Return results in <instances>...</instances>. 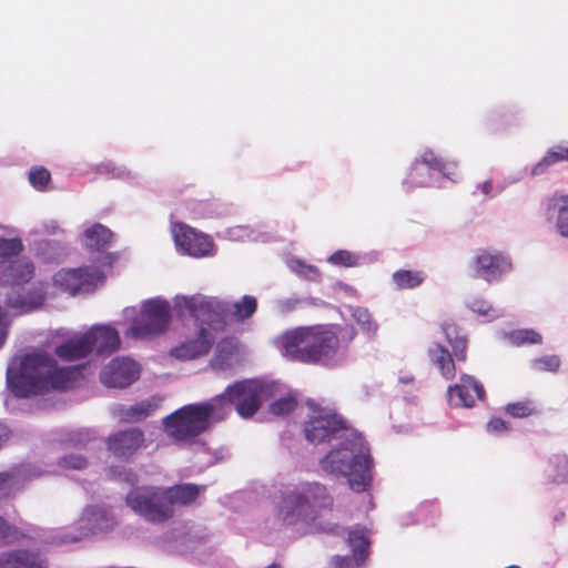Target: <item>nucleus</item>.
<instances>
[{
  "instance_id": "nucleus-1",
  "label": "nucleus",
  "mask_w": 568,
  "mask_h": 568,
  "mask_svg": "<svg viewBox=\"0 0 568 568\" xmlns=\"http://www.w3.org/2000/svg\"><path fill=\"white\" fill-rule=\"evenodd\" d=\"M311 415L304 422L305 439L313 445L328 444L320 459V468L329 475L345 477L357 493L366 491L373 481L374 460L361 433L332 409L308 402Z\"/></svg>"
},
{
  "instance_id": "nucleus-2",
  "label": "nucleus",
  "mask_w": 568,
  "mask_h": 568,
  "mask_svg": "<svg viewBox=\"0 0 568 568\" xmlns=\"http://www.w3.org/2000/svg\"><path fill=\"white\" fill-rule=\"evenodd\" d=\"M273 384L250 381L235 382L209 400L184 405L162 420L164 432L175 442H189L223 422L233 407L243 418L258 410V396L271 394Z\"/></svg>"
},
{
  "instance_id": "nucleus-3",
  "label": "nucleus",
  "mask_w": 568,
  "mask_h": 568,
  "mask_svg": "<svg viewBox=\"0 0 568 568\" xmlns=\"http://www.w3.org/2000/svg\"><path fill=\"white\" fill-rule=\"evenodd\" d=\"M333 497L317 481H306L283 493L275 510V519L296 536L307 534L342 535L344 528L321 519L322 511L331 509Z\"/></svg>"
},
{
  "instance_id": "nucleus-4",
  "label": "nucleus",
  "mask_w": 568,
  "mask_h": 568,
  "mask_svg": "<svg viewBox=\"0 0 568 568\" xmlns=\"http://www.w3.org/2000/svg\"><path fill=\"white\" fill-rule=\"evenodd\" d=\"M173 310L179 317L186 315L192 317L197 326L193 336L186 337L181 345L171 351V355L175 358L187 361L210 352L216 335L226 327L231 307L227 302L219 297L196 293L175 295Z\"/></svg>"
},
{
  "instance_id": "nucleus-5",
  "label": "nucleus",
  "mask_w": 568,
  "mask_h": 568,
  "mask_svg": "<svg viewBox=\"0 0 568 568\" xmlns=\"http://www.w3.org/2000/svg\"><path fill=\"white\" fill-rule=\"evenodd\" d=\"M80 373L79 366H58L44 352L14 357L7 368V387L16 396L27 398L49 390L67 389Z\"/></svg>"
},
{
  "instance_id": "nucleus-6",
  "label": "nucleus",
  "mask_w": 568,
  "mask_h": 568,
  "mask_svg": "<svg viewBox=\"0 0 568 568\" xmlns=\"http://www.w3.org/2000/svg\"><path fill=\"white\" fill-rule=\"evenodd\" d=\"M274 345L288 362L336 367L347 357V345L332 329L300 326L274 338Z\"/></svg>"
},
{
  "instance_id": "nucleus-7",
  "label": "nucleus",
  "mask_w": 568,
  "mask_h": 568,
  "mask_svg": "<svg viewBox=\"0 0 568 568\" xmlns=\"http://www.w3.org/2000/svg\"><path fill=\"white\" fill-rule=\"evenodd\" d=\"M34 266L28 258L2 260L0 262V284L9 287L6 304L19 314L39 308L45 298L42 286L31 283Z\"/></svg>"
},
{
  "instance_id": "nucleus-8",
  "label": "nucleus",
  "mask_w": 568,
  "mask_h": 568,
  "mask_svg": "<svg viewBox=\"0 0 568 568\" xmlns=\"http://www.w3.org/2000/svg\"><path fill=\"white\" fill-rule=\"evenodd\" d=\"M460 180L457 163L438 156L433 150L426 149L412 162L402 189L410 193L417 187H446Z\"/></svg>"
},
{
  "instance_id": "nucleus-9",
  "label": "nucleus",
  "mask_w": 568,
  "mask_h": 568,
  "mask_svg": "<svg viewBox=\"0 0 568 568\" xmlns=\"http://www.w3.org/2000/svg\"><path fill=\"white\" fill-rule=\"evenodd\" d=\"M124 316L133 322L125 331L128 337L143 339L154 337L166 332L171 324V305L162 297L144 301L140 313L134 307H126Z\"/></svg>"
},
{
  "instance_id": "nucleus-10",
  "label": "nucleus",
  "mask_w": 568,
  "mask_h": 568,
  "mask_svg": "<svg viewBox=\"0 0 568 568\" xmlns=\"http://www.w3.org/2000/svg\"><path fill=\"white\" fill-rule=\"evenodd\" d=\"M125 505L145 523L162 525L174 517L165 487L138 486L129 490Z\"/></svg>"
},
{
  "instance_id": "nucleus-11",
  "label": "nucleus",
  "mask_w": 568,
  "mask_h": 568,
  "mask_svg": "<svg viewBox=\"0 0 568 568\" xmlns=\"http://www.w3.org/2000/svg\"><path fill=\"white\" fill-rule=\"evenodd\" d=\"M104 274L99 266L61 270L53 275V282L71 296L93 292L103 283Z\"/></svg>"
},
{
  "instance_id": "nucleus-12",
  "label": "nucleus",
  "mask_w": 568,
  "mask_h": 568,
  "mask_svg": "<svg viewBox=\"0 0 568 568\" xmlns=\"http://www.w3.org/2000/svg\"><path fill=\"white\" fill-rule=\"evenodd\" d=\"M171 233L178 251L184 255L201 258L214 255V243L209 235L171 216Z\"/></svg>"
},
{
  "instance_id": "nucleus-13",
  "label": "nucleus",
  "mask_w": 568,
  "mask_h": 568,
  "mask_svg": "<svg viewBox=\"0 0 568 568\" xmlns=\"http://www.w3.org/2000/svg\"><path fill=\"white\" fill-rule=\"evenodd\" d=\"M78 525L80 532L71 537L73 541L90 535L109 532L118 525V519L111 506L89 505L84 508Z\"/></svg>"
},
{
  "instance_id": "nucleus-14",
  "label": "nucleus",
  "mask_w": 568,
  "mask_h": 568,
  "mask_svg": "<svg viewBox=\"0 0 568 568\" xmlns=\"http://www.w3.org/2000/svg\"><path fill=\"white\" fill-rule=\"evenodd\" d=\"M113 232L101 223H94L88 226L82 233L83 246L95 256H92L97 266L111 267L115 261V255L109 253L113 240Z\"/></svg>"
},
{
  "instance_id": "nucleus-15",
  "label": "nucleus",
  "mask_w": 568,
  "mask_h": 568,
  "mask_svg": "<svg viewBox=\"0 0 568 568\" xmlns=\"http://www.w3.org/2000/svg\"><path fill=\"white\" fill-rule=\"evenodd\" d=\"M471 266L476 277L494 283L509 273L513 264L510 257L501 252L483 250L474 256Z\"/></svg>"
},
{
  "instance_id": "nucleus-16",
  "label": "nucleus",
  "mask_w": 568,
  "mask_h": 568,
  "mask_svg": "<svg viewBox=\"0 0 568 568\" xmlns=\"http://www.w3.org/2000/svg\"><path fill=\"white\" fill-rule=\"evenodd\" d=\"M347 545L352 554L334 556L328 568H361L369 555L371 540L368 530L362 527H355L347 532Z\"/></svg>"
},
{
  "instance_id": "nucleus-17",
  "label": "nucleus",
  "mask_w": 568,
  "mask_h": 568,
  "mask_svg": "<svg viewBox=\"0 0 568 568\" xmlns=\"http://www.w3.org/2000/svg\"><path fill=\"white\" fill-rule=\"evenodd\" d=\"M140 375L138 363L128 357L113 358L100 373V381L106 387L125 388Z\"/></svg>"
},
{
  "instance_id": "nucleus-18",
  "label": "nucleus",
  "mask_w": 568,
  "mask_h": 568,
  "mask_svg": "<svg viewBox=\"0 0 568 568\" xmlns=\"http://www.w3.org/2000/svg\"><path fill=\"white\" fill-rule=\"evenodd\" d=\"M486 396L483 384L471 375H462L459 383L447 389L448 403L452 407H473L475 397L484 400Z\"/></svg>"
},
{
  "instance_id": "nucleus-19",
  "label": "nucleus",
  "mask_w": 568,
  "mask_h": 568,
  "mask_svg": "<svg viewBox=\"0 0 568 568\" xmlns=\"http://www.w3.org/2000/svg\"><path fill=\"white\" fill-rule=\"evenodd\" d=\"M197 544V537L184 524L174 525L158 539L160 548L172 555H184L192 551Z\"/></svg>"
},
{
  "instance_id": "nucleus-20",
  "label": "nucleus",
  "mask_w": 568,
  "mask_h": 568,
  "mask_svg": "<svg viewBox=\"0 0 568 568\" xmlns=\"http://www.w3.org/2000/svg\"><path fill=\"white\" fill-rule=\"evenodd\" d=\"M250 382H256L260 384H273L274 387L270 389L271 394L263 393L258 396V407L263 400L273 399L270 404V412L276 416H284L293 412L297 405L296 394L293 392H284L283 385L275 381H257L248 379Z\"/></svg>"
},
{
  "instance_id": "nucleus-21",
  "label": "nucleus",
  "mask_w": 568,
  "mask_h": 568,
  "mask_svg": "<svg viewBox=\"0 0 568 568\" xmlns=\"http://www.w3.org/2000/svg\"><path fill=\"white\" fill-rule=\"evenodd\" d=\"M144 433L139 428L116 432L106 440L108 449L118 458H129L141 447Z\"/></svg>"
},
{
  "instance_id": "nucleus-22",
  "label": "nucleus",
  "mask_w": 568,
  "mask_h": 568,
  "mask_svg": "<svg viewBox=\"0 0 568 568\" xmlns=\"http://www.w3.org/2000/svg\"><path fill=\"white\" fill-rule=\"evenodd\" d=\"M85 335H90L89 345L91 353L95 352L98 355H110L120 348V335L118 331L110 325H93Z\"/></svg>"
},
{
  "instance_id": "nucleus-23",
  "label": "nucleus",
  "mask_w": 568,
  "mask_h": 568,
  "mask_svg": "<svg viewBox=\"0 0 568 568\" xmlns=\"http://www.w3.org/2000/svg\"><path fill=\"white\" fill-rule=\"evenodd\" d=\"M0 568H48V562L40 551L19 549L1 554Z\"/></svg>"
},
{
  "instance_id": "nucleus-24",
  "label": "nucleus",
  "mask_w": 568,
  "mask_h": 568,
  "mask_svg": "<svg viewBox=\"0 0 568 568\" xmlns=\"http://www.w3.org/2000/svg\"><path fill=\"white\" fill-rule=\"evenodd\" d=\"M381 253L377 251L353 252L348 250H337L327 256L326 262L337 267H362L379 261Z\"/></svg>"
},
{
  "instance_id": "nucleus-25",
  "label": "nucleus",
  "mask_w": 568,
  "mask_h": 568,
  "mask_svg": "<svg viewBox=\"0 0 568 568\" xmlns=\"http://www.w3.org/2000/svg\"><path fill=\"white\" fill-rule=\"evenodd\" d=\"M45 471L32 465L14 466L8 471L0 473V494H11L18 486L26 480L40 477Z\"/></svg>"
},
{
  "instance_id": "nucleus-26",
  "label": "nucleus",
  "mask_w": 568,
  "mask_h": 568,
  "mask_svg": "<svg viewBox=\"0 0 568 568\" xmlns=\"http://www.w3.org/2000/svg\"><path fill=\"white\" fill-rule=\"evenodd\" d=\"M546 220L556 234L568 239V197L551 199L547 204Z\"/></svg>"
},
{
  "instance_id": "nucleus-27",
  "label": "nucleus",
  "mask_w": 568,
  "mask_h": 568,
  "mask_svg": "<svg viewBox=\"0 0 568 568\" xmlns=\"http://www.w3.org/2000/svg\"><path fill=\"white\" fill-rule=\"evenodd\" d=\"M159 404V398L151 397L133 405H118L116 414L123 422L138 423L151 416L158 409Z\"/></svg>"
},
{
  "instance_id": "nucleus-28",
  "label": "nucleus",
  "mask_w": 568,
  "mask_h": 568,
  "mask_svg": "<svg viewBox=\"0 0 568 568\" xmlns=\"http://www.w3.org/2000/svg\"><path fill=\"white\" fill-rule=\"evenodd\" d=\"M90 335L82 334L65 341L54 349L55 355L62 361H78L91 354L89 345Z\"/></svg>"
},
{
  "instance_id": "nucleus-29",
  "label": "nucleus",
  "mask_w": 568,
  "mask_h": 568,
  "mask_svg": "<svg viewBox=\"0 0 568 568\" xmlns=\"http://www.w3.org/2000/svg\"><path fill=\"white\" fill-rule=\"evenodd\" d=\"M544 477L549 484H568V455L557 453L549 456L544 468Z\"/></svg>"
},
{
  "instance_id": "nucleus-30",
  "label": "nucleus",
  "mask_w": 568,
  "mask_h": 568,
  "mask_svg": "<svg viewBox=\"0 0 568 568\" xmlns=\"http://www.w3.org/2000/svg\"><path fill=\"white\" fill-rule=\"evenodd\" d=\"M237 363V348L233 341L222 339L217 343L215 353L211 359V366L215 371L226 372Z\"/></svg>"
},
{
  "instance_id": "nucleus-31",
  "label": "nucleus",
  "mask_w": 568,
  "mask_h": 568,
  "mask_svg": "<svg viewBox=\"0 0 568 568\" xmlns=\"http://www.w3.org/2000/svg\"><path fill=\"white\" fill-rule=\"evenodd\" d=\"M428 356L446 379L455 376V363L450 352L445 346L437 342L433 343L428 348Z\"/></svg>"
},
{
  "instance_id": "nucleus-32",
  "label": "nucleus",
  "mask_w": 568,
  "mask_h": 568,
  "mask_svg": "<svg viewBox=\"0 0 568 568\" xmlns=\"http://www.w3.org/2000/svg\"><path fill=\"white\" fill-rule=\"evenodd\" d=\"M165 493L172 510L175 513L176 506L192 504L199 496V486L194 484H182L172 487H165Z\"/></svg>"
},
{
  "instance_id": "nucleus-33",
  "label": "nucleus",
  "mask_w": 568,
  "mask_h": 568,
  "mask_svg": "<svg viewBox=\"0 0 568 568\" xmlns=\"http://www.w3.org/2000/svg\"><path fill=\"white\" fill-rule=\"evenodd\" d=\"M500 338L507 341L510 345L520 347L525 345H536L542 343L540 333L532 328H518L513 331H503L499 333Z\"/></svg>"
},
{
  "instance_id": "nucleus-34",
  "label": "nucleus",
  "mask_w": 568,
  "mask_h": 568,
  "mask_svg": "<svg viewBox=\"0 0 568 568\" xmlns=\"http://www.w3.org/2000/svg\"><path fill=\"white\" fill-rule=\"evenodd\" d=\"M568 156V144L556 145L550 149L542 159H540L530 170V176H538L544 174L548 168L554 164H557L564 160H567Z\"/></svg>"
},
{
  "instance_id": "nucleus-35",
  "label": "nucleus",
  "mask_w": 568,
  "mask_h": 568,
  "mask_svg": "<svg viewBox=\"0 0 568 568\" xmlns=\"http://www.w3.org/2000/svg\"><path fill=\"white\" fill-rule=\"evenodd\" d=\"M442 332L447 343L452 346L455 357L458 361L466 359L467 338L460 334L458 327L454 323H444Z\"/></svg>"
},
{
  "instance_id": "nucleus-36",
  "label": "nucleus",
  "mask_w": 568,
  "mask_h": 568,
  "mask_svg": "<svg viewBox=\"0 0 568 568\" xmlns=\"http://www.w3.org/2000/svg\"><path fill=\"white\" fill-rule=\"evenodd\" d=\"M224 301L226 302V300ZM227 303L231 307L227 317L231 315L239 322H244L251 318L257 310V301L252 295H244L237 302L231 303L227 301Z\"/></svg>"
},
{
  "instance_id": "nucleus-37",
  "label": "nucleus",
  "mask_w": 568,
  "mask_h": 568,
  "mask_svg": "<svg viewBox=\"0 0 568 568\" xmlns=\"http://www.w3.org/2000/svg\"><path fill=\"white\" fill-rule=\"evenodd\" d=\"M467 307L485 322H493L504 315L500 308L495 307L489 301L483 297H471L467 301Z\"/></svg>"
},
{
  "instance_id": "nucleus-38",
  "label": "nucleus",
  "mask_w": 568,
  "mask_h": 568,
  "mask_svg": "<svg viewBox=\"0 0 568 568\" xmlns=\"http://www.w3.org/2000/svg\"><path fill=\"white\" fill-rule=\"evenodd\" d=\"M286 265L291 272L303 280L311 282H318L321 280V272L317 266L307 264L298 257L292 256L287 258Z\"/></svg>"
},
{
  "instance_id": "nucleus-39",
  "label": "nucleus",
  "mask_w": 568,
  "mask_h": 568,
  "mask_svg": "<svg viewBox=\"0 0 568 568\" xmlns=\"http://www.w3.org/2000/svg\"><path fill=\"white\" fill-rule=\"evenodd\" d=\"M226 237L231 241L266 242L268 235L248 225H236L226 230Z\"/></svg>"
},
{
  "instance_id": "nucleus-40",
  "label": "nucleus",
  "mask_w": 568,
  "mask_h": 568,
  "mask_svg": "<svg viewBox=\"0 0 568 568\" xmlns=\"http://www.w3.org/2000/svg\"><path fill=\"white\" fill-rule=\"evenodd\" d=\"M95 439V433L88 428L70 430L62 435L61 444L72 448H85Z\"/></svg>"
},
{
  "instance_id": "nucleus-41",
  "label": "nucleus",
  "mask_w": 568,
  "mask_h": 568,
  "mask_svg": "<svg viewBox=\"0 0 568 568\" xmlns=\"http://www.w3.org/2000/svg\"><path fill=\"white\" fill-rule=\"evenodd\" d=\"M424 278L419 271L399 270L393 274V282L400 290L415 288L424 282Z\"/></svg>"
},
{
  "instance_id": "nucleus-42",
  "label": "nucleus",
  "mask_w": 568,
  "mask_h": 568,
  "mask_svg": "<svg viewBox=\"0 0 568 568\" xmlns=\"http://www.w3.org/2000/svg\"><path fill=\"white\" fill-rule=\"evenodd\" d=\"M106 477L111 480L126 484L131 489L138 487L139 484L138 475L124 465L110 466L106 469Z\"/></svg>"
},
{
  "instance_id": "nucleus-43",
  "label": "nucleus",
  "mask_w": 568,
  "mask_h": 568,
  "mask_svg": "<svg viewBox=\"0 0 568 568\" xmlns=\"http://www.w3.org/2000/svg\"><path fill=\"white\" fill-rule=\"evenodd\" d=\"M95 172L100 175H106L112 179L132 181L135 174L123 165H118L112 161L101 162L95 166Z\"/></svg>"
},
{
  "instance_id": "nucleus-44",
  "label": "nucleus",
  "mask_w": 568,
  "mask_h": 568,
  "mask_svg": "<svg viewBox=\"0 0 568 568\" xmlns=\"http://www.w3.org/2000/svg\"><path fill=\"white\" fill-rule=\"evenodd\" d=\"M561 366V359L558 355H542L532 358L529 363V367L534 372L538 373H557Z\"/></svg>"
},
{
  "instance_id": "nucleus-45",
  "label": "nucleus",
  "mask_w": 568,
  "mask_h": 568,
  "mask_svg": "<svg viewBox=\"0 0 568 568\" xmlns=\"http://www.w3.org/2000/svg\"><path fill=\"white\" fill-rule=\"evenodd\" d=\"M508 113L503 110H491L484 118V125L491 132L505 130L508 123Z\"/></svg>"
},
{
  "instance_id": "nucleus-46",
  "label": "nucleus",
  "mask_w": 568,
  "mask_h": 568,
  "mask_svg": "<svg viewBox=\"0 0 568 568\" xmlns=\"http://www.w3.org/2000/svg\"><path fill=\"white\" fill-rule=\"evenodd\" d=\"M352 316L361 328L367 334H374L377 329L376 323L372 320V315L367 308L356 306L352 307Z\"/></svg>"
},
{
  "instance_id": "nucleus-47",
  "label": "nucleus",
  "mask_w": 568,
  "mask_h": 568,
  "mask_svg": "<svg viewBox=\"0 0 568 568\" xmlns=\"http://www.w3.org/2000/svg\"><path fill=\"white\" fill-rule=\"evenodd\" d=\"M58 466L65 470H83L89 466V460L82 454L72 453L60 457Z\"/></svg>"
},
{
  "instance_id": "nucleus-48",
  "label": "nucleus",
  "mask_w": 568,
  "mask_h": 568,
  "mask_svg": "<svg viewBox=\"0 0 568 568\" xmlns=\"http://www.w3.org/2000/svg\"><path fill=\"white\" fill-rule=\"evenodd\" d=\"M50 180H51V174L43 166L32 168L29 172L30 184L39 191H43L47 187Z\"/></svg>"
},
{
  "instance_id": "nucleus-49",
  "label": "nucleus",
  "mask_w": 568,
  "mask_h": 568,
  "mask_svg": "<svg viewBox=\"0 0 568 568\" xmlns=\"http://www.w3.org/2000/svg\"><path fill=\"white\" fill-rule=\"evenodd\" d=\"M23 250V244L20 239L0 237V257H13L19 255Z\"/></svg>"
},
{
  "instance_id": "nucleus-50",
  "label": "nucleus",
  "mask_w": 568,
  "mask_h": 568,
  "mask_svg": "<svg viewBox=\"0 0 568 568\" xmlns=\"http://www.w3.org/2000/svg\"><path fill=\"white\" fill-rule=\"evenodd\" d=\"M505 412L515 418L528 417L532 414L534 408L529 403L517 402L510 403L505 407Z\"/></svg>"
},
{
  "instance_id": "nucleus-51",
  "label": "nucleus",
  "mask_w": 568,
  "mask_h": 568,
  "mask_svg": "<svg viewBox=\"0 0 568 568\" xmlns=\"http://www.w3.org/2000/svg\"><path fill=\"white\" fill-rule=\"evenodd\" d=\"M17 529L0 517V546L8 545L17 539Z\"/></svg>"
},
{
  "instance_id": "nucleus-52",
  "label": "nucleus",
  "mask_w": 568,
  "mask_h": 568,
  "mask_svg": "<svg viewBox=\"0 0 568 568\" xmlns=\"http://www.w3.org/2000/svg\"><path fill=\"white\" fill-rule=\"evenodd\" d=\"M486 430L490 435L501 436L509 432V424L501 418L494 417L486 424Z\"/></svg>"
},
{
  "instance_id": "nucleus-53",
  "label": "nucleus",
  "mask_w": 568,
  "mask_h": 568,
  "mask_svg": "<svg viewBox=\"0 0 568 568\" xmlns=\"http://www.w3.org/2000/svg\"><path fill=\"white\" fill-rule=\"evenodd\" d=\"M477 189L480 190L486 197H493L504 190V187H498L497 191L494 192L493 182L490 180H486L483 183H479Z\"/></svg>"
},
{
  "instance_id": "nucleus-54",
  "label": "nucleus",
  "mask_w": 568,
  "mask_h": 568,
  "mask_svg": "<svg viewBox=\"0 0 568 568\" xmlns=\"http://www.w3.org/2000/svg\"><path fill=\"white\" fill-rule=\"evenodd\" d=\"M42 227L44 233L49 235H54L63 232V230L60 227L59 223L55 220H48L42 223Z\"/></svg>"
},
{
  "instance_id": "nucleus-55",
  "label": "nucleus",
  "mask_w": 568,
  "mask_h": 568,
  "mask_svg": "<svg viewBox=\"0 0 568 568\" xmlns=\"http://www.w3.org/2000/svg\"><path fill=\"white\" fill-rule=\"evenodd\" d=\"M298 303L297 298H285L277 302V307L282 313L290 312L295 308Z\"/></svg>"
},
{
  "instance_id": "nucleus-56",
  "label": "nucleus",
  "mask_w": 568,
  "mask_h": 568,
  "mask_svg": "<svg viewBox=\"0 0 568 568\" xmlns=\"http://www.w3.org/2000/svg\"><path fill=\"white\" fill-rule=\"evenodd\" d=\"M335 291H338V292H343L345 293L347 296H351V297H357L358 296V293L356 291V288H354L353 286L346 284V283H343V282H337L334 286Z\"/></svg>"
},
{
  "instance_id": "nucleus-57",
  "label": "nucleus",
  "mask_w": 568,
  "mask_h": 568,
  "mask_svg": "<svg viewBox=\"0 0 568 568\" xmlns=\"http://www.w3.org/2000/svg\"><path fill=\"white\" fill-rule=\"evenodd\" d=\"M3 316L4 313L2 307L0 306V348L3 346L8 335L7 327L2 324Z\"/></svg>"
},
{
  "instance_id": "nucleus-58",
  "label": "nucleus",
  "mask_w": 568,
  "mask_h": 568,
  "mask_svg": "<svg viewBox=\"0 0 568 568\" xmlns=\"http://www.w3.org/2000/svg\"><path fill=\"white\" fill-rule=\"evenodd\" d=\"M527 174H528V169L525 168L524 170L519 171L516 175L508 176L506 179V182H507V184L517 183V182L521 181Z\"/></svg>"
},
{
  "instance_id": "nucleus-59",
  "label": "nucleus",
  "mask_w": 568,
  "mask_h": 568,
  "mask_svg": "<svg viewBox=\"0 0 568 568\" xmlns=\"http://www.w3.org/2000/svg\"><path fill=\"white\" fill-rule=\"evenodd\" d=\"M9 438V429L6 425L0 424V448Z\"/></svg>"
},
{
  "instance_id": "nucleus-60",
  "label": "nucleus",
  "mask_w": 568,
  "mask_h": 568,
  "mask_svg": "<svg viewBox=\"0 0 568 568\" xmlns=\"http://www.w3.org/2000/svg\"><path fill=\"white\" fill-rule=\"evenodd\" d=\"M428 507L433 508V510H432L433 517L434 518L437 517L439 511H438L437 507L434 504H423V505H420V507L418 508V513L419 514L423 513Z\"/></svg>"
},
{
  "instance_id": "nucleus-61",
  "label": "nucleus",
  "mask_w": 568,
  "mask_h": 568,
  "mask_svg": "<svg viewBox=\"0 0 568 568\" xmlns=\"http://www.w3.org/2000/svg\"><path fill=\"white\" fill-rule=\"evenodd\" d=\"M414 381V377L412 375H405L399 377V382L403 384H408Z\"/></svg>"
},
{
  "instance_id": "nucleus-62",
  "label": "nucleus",
  "mask_w": 568,
  "mask_h": 568,
  "mask_svg": "<svg viewBox=\"0 0 568 568\" xmlns=\"http://www.w3.org/2000/svg\"><path fill=\"white\" fill-rule=\"evenodd\" d=\"M222 459H223V456H222V455H220V453H214V460H211V462H209L207 464H209V465H213V464H215V463H217V462H220V460H222Z\"/></svg>"
},
{
  "instance_id": "nucleus-63",
  "label": "nucleus",
  "mask_w": 568,
  "mask_h": 568,
  "mask_svg": "<svg viewBox=\"0 0 568 568\" xmlns=\"http://www.w3.org/2000/svg\"><path fill=\"white\" fill-rule=\"evenodd\" d=\"M192 214H193L194 217H204L205 216V214L202 211H195L194 210L192 212Z\"/></svg>"
},
{
  "instance_id": "nucleus-64",
  "label": "nucleus",
  "mask_w": 568,
  "mask_h": 568,
  "mask_svg": "<svg viewBox=\"0 0 568 568\" xmlns=\"http://www.w3.org/2000/svg\"><path fill=\"white\" fill-rule=\"evenodd\" d=\"M59 256H60L59 254H57V255H49L48 258L49 260H58Z\"/></svg>"
}]
</instances>
